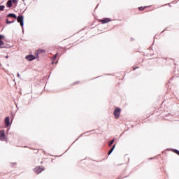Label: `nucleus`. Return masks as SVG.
Listing matches in <instances>:
<instances>
[{"instance_id": "21", "label": "nucleus", "mask_w": 179, "mask_h": 179, "mask_svg": "<svg viewBox=\"0 0 179 179\" xmlns=\"http://www.w3.org/2000/svg\"><path fill=\"white\" fill-rule=\"evenodd\" d=\"M53 59H57V55L53 57Z\"/></svg>"}, {"instance_id": "5", "label": "nucleus", "mask_w": 179, "mask_h": 179, "mask_svg": "<svg viewBox=\"0 0 179 179\" xmlns=\"http://www.w3.org/2000/svg\"><path fill=\"white\" fill-rule=\"evenodd\" d=\"M10 118L8 116L5 118V126L9 127L10 125Z\"/></svg>"}, {"instance_id": "9", "label": "nucleus", "mask_w": 179, "mask_h": 179, "mask_svg": "<svg viewBox=\"0 0 179 179\" xmlns=\"http://www.w3.org/2000/svg\"><path fill=\"white\" fill-rule=\"evenodd\" d=\"M114 149H115V144L112 147V148L108 151V155H110V153H113L114 151Z\"/></svg>"}, {"instance_id": "17", "label": "nucleus", "mask_w": 179, "mask_h": 179, "mask_svg": "<svg viewBox=\"0 0 179 179\" xmlns=\"http://www.w3.org/2000/svg\"><path fill=\"white\" fill-rule=\"evenodd\" d=\"M173 152H174V153H176V155H178V156H179V151H178V150H174Z\"/></svg>"}, {"instance_id": "7", "label": "nucleus", "mask_w": 179, "mask_h": 179, "mask_svg": "<svg viewBox=\"0 0 179 179\" xmlns=\"http://www.w3.org/2000/svg\"><path fill=\"white\" fill-rule=\"evenodd\" d=\"M8 17H13V19H17V17L16 16V15H15L13 13L8 14Z\"/></svg>"}, {"instance_id": "18", "label": "nucleus", "mask_w": 179, "mask_h": 179, "mask_svg": "<svg viewBox=\"0 0 179 179\" xmlns=\"http://www.w3.org/2000/svg\"><path fill=\"white\" fill-rule=\"evenodd\" d=\"M0 135H5V131L3 130L0 131Z\"/></svg>"}, {"instance_id": "12", "label": "nucleus", "mask_w": 179, "mask_h": 179, "mask_svg": "<svg viewBox=\"0 0 179 179\" xmlns=\"http://www.w3.org/2000/svg\"><path fill=\"white\" fill-rule=\"evenodd\" d=\"M0 141H6V136L0 135Z\"/></svg>"}, {"instance_id": "8", "label": "nucleus", "mask_w": 179, "mask_h": 179, "mask_svg": "<svg viewBox=\"0 0 179 179\" xmlns=\"http://www.w3.org/2000/svg\"><path fill=\"white\" fill-rule=\"evenodd\" d=\"M44 52H45V50L38 49L37 50V54H44Z\"/></svg>"}, {"instance_id": "20", "label": "nucleus", "mask_w": 179, "mask_h": 179, "mask_svg": "<svg viewBox=\"0 0 179 179\" xmlns=\"http://www.w3.org/2000/svg\"><path fill=\"white\" fill-rule=\"evenodd\" d=\"M145 7H144V8L139 7L138 9H139V10H143V9H145Z\"/></svg>"}, {"instance_id": "16", "label": "nucleus", "mask_w": 179, "mask_h": 179, "mask_svg": "<svg viewBox=\"0 0 179 179\" xmlns=\"http://www.w3.org/2000/svg\"><path fill=\"white\" fill-rule=\"evenodd\" d=\"M114 139H113L112 141H110V142L109 143V146H111V145H113V143H114Z\"/></svg>"}, {"instance_id": "24", "label": "nucleus", "mask_w": 179, "mask_h": 179, "mask_svg": "<svg viewBox=\"0 0 179 179\" xmlns=\"http://www.w3.org/2000/svg\"><path fill=\"white\" fill-rule=\"evenodd\" d=\"M0 66H1V64H0Z\"/></svg>"}, {"instance_id": "22", "label": "nucleus", "mask_w": 179, "mask_h": 179, "mask_svg": "<svg viewBox=\"0 0 179 179\" xmlns=\"http://www.w3.org/2000/svg\"><path fill=\"white\" fill-rule=\"evenodd\" d=\"M17 76V78H20V74L18 73Z\"/></svg>"}, {"instance_id": "11", "label": "nucleus", "mask_w": 179, "mask_h": 179, "mask_svg": "<svg viewBox=\"0 0 179 179\" xmlns=\"http://www.w3.org/2000/svg\"><path fill=\"white\" fill-rule=\"evenodd\" d=\"M101 23L104 24V23H108V22H110V19L108 18H106L104 20H101Z\"/></svg>"}, {"instance_id": "2", "label": "nucleus", "mask_w": 179, "mask_h": 179, "mask_svg": "<svg viewBox=\"0 0 179 179\" xmlns=\"http://www.w3.org/2000/svg\"><path fill=\"white\" fill-rule=\"evenodd\" d=\"M120 113H121V108H116L113 113V115H114L115 118H120Z\"/></svg>"}, {"instance_id": "4", "label": "nucleus", "mask_w": 179, "mask_h": 179, "mask_svg": "<svg viewBox=\"0 0 179 179\" xmlns=\"http://www.w3.org/2000/svg\"><path fill=\"white\" fill-rule=\"evenodd\" d=\"M5 38V36L3 35H0V48H5V43L2 41Z\"/></svg>"}, {"instance_id": "19", "label": "nucleus", "mask_w": 179, "mask_h": 179, "mask_svg": "<svg viewBox=\"0 0 179 179\" xmlns=\"http://www.w3.org/2000/svg\"><path fill=\"white\" fill-rule=\"evenodd\" d=\"M12 2H13V3H17V0H13Z\"/></svg>"}, {"instance_id": "6", "label": "nucleus", "mask_w": 179, "mask_h": 179, "mask_svg": "<svg viewBox=\"0 0 179 179\" xmlns=\"http://www.w3.org/2000/svg\"><path fill=\"white\" fill-rule=\"evenodd\" d=\"M26 59H27V61H33V59H36V57L33 56V55H28L25 57Z\"/></svg>"}, {"instance_id": "23", "label": "nucleus", "mask_w": 179, "mask_h": 179, "mask_svg": "<svg viewBox=\"0 0 179 179\" xmlns=\"http://www.w3.org/2000/svg\"><path fill=\"white\" fill-rule=\"evenodd\" d=\"M6 58H8V56H6Z\"/></svg>"}, {"instance_id": "1", "label": "nucleus", "mask_w": 179, "mask_h": 179, "mask_svg": "<svg viewBox=\"0 0 179 179\" xmlns=\"http://www.w3.org/2000/svg\"><path fill=\"white\" fill-rule=\"evenodd\" d=\"M44 170H45V168L38 166L35 167V169H34V171L36 173V174H40V173H41L42 171H44Z\"/></svg>"}, {"instance_id": "3", "label": "nucleus", "mask_w": 179, "mask_h": 179, "mask_svg": "<svg viewBox=\"0 0 179 179\" xmlns=\"http://www.w3.org/2000/svg\"><path fill=\"white\" fill-rule=\"evenodd\" d=\"M24 17H23V15H20L17 17V21L18 22V23H20V26H22V27H23V20H24Z\"/></svg>"}, {"instance_id": "13", "label": "nucleus", "mask_w": 179, "mask_h": 179, "mask_svg": "<svg viewBox=\"0 0 179 179\" xmlns=\"http://www.w3.org/2000/svg\"><path fill=\"white\" fill-rule=\"evenodd\" d=\"M10 167H11V168L16 167V163L10 164Z\"/></svg>"}, {"instance_id": "14", "label": "nucleus", "mask_w": 179, "mask_h": 179, "mask_svg": "<svg viewBox=\"0 0 179 179\" xmlns=\"http://www.w3.org/2000/svg\"><path fill=\"white\" fill-rule=\"evenodd\" d=\"M15 22V21H9V20L8 19H7L6 20V23L8 24H10L11 23H14Z\"/></svg>"}, {"instance_id": "15", "label": "nucleus", "mask_w": 179, "mask_h": 179, "mask_svg": "<svg viewBox=\"0 0 179 179\" xmlns=\"http://www.w3.org/2000/svg\"><path fill=\"white\" fill-rule=\"evenodd\" d=\"M5 9V6H0V10H3Z\"/></svg>"}, {"instance_id": "10", "label": "nucleus", "mask_w": 179, "mask_h": 179, "mask_svg": "<svg viewBox=\"0 0 179 179\" xmlns=\"http://www.w3.org/2000/svg\"><path fill=\"white\" fill-rule=\"evenodd\" d=\"M7 8H11L12 6V0H9L8 1H7Z\"/></svg>"}]
</instances>
